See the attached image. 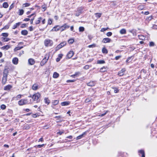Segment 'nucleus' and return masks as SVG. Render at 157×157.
Listing matches in <instances>:
<instances>
[{
    "label": "nucleus",
    "mask_w": 157,
    "mask_h": 157,
    "mask_svg": "<svg viewBox=\"0 0 157 157\" xmlns=\"http://www.w3.org/2000/svg\"><path fill=\"white\" fill-rule=\"evenodd\" d=\"M8 70L6 68L4 69L2 80V83L3 84H5L7 81V76L8 75Z\"/></svg>",
    "instance_id": "1"
},
{
    "label": "nucleus",
    "mask_w": 157,
    "mask_h": 157,
    "mask_svg": "<svg viewBox=\"0 0 157 157\" xmlns=\"http://www.w3.org/2000/svg\"><path fill=\"white\" fill-rule=\"evenodd\" d=\"M40 97V94L39 93H36L32 96V98L33 101H36V103H38L40 101L39 99Z\"/></svg>",
    "instance_id": "2"
},
{
    "label": "nucleus",
    "mask_w": 157,
    "mask_h": 157,
    "mask_svg": "<svg viewBox=\"0 0 157 157\" xmlns=\"http://www.w3.org/2000/svg\"><path fill=\"white\" fill-rule=\"evenodd\" d=\"M44 44L46 47L51 46L53 44V42L52 40L47 39L44 41Z\"/></svg>",
    "instance_id": "3"
},
{
    "label": "nucleus",
    "mask_w": 157,
    "mask_h": 157,
    "mask_svg": "<svg viewBox=\"0 0 157 157\" xmlns=\"http://www.w3.org/2000/svg\"><path fill=\"white\" fill-rule=\"evenodd\" d=\"M29 103V101L27 99H21L18 102V104L20 105H22Z\"/></svg>",
    "instance_id": "4"
},
{
    "label": "nucleus",
    "mask_w": 157,
    "mask_h": 157,
    "mask_svg": "<svg viewBox=\"0 0 157 157\" xmlns=\"http://www.w3.org/2000/svg\"><path fill=\"white\" fill-rule=\"evenodd\" d=\"M49 56L48 55H46L45 56L44 58L42 60L40 63V64L41 66H44V64L47 62L48 61V58Z\"/></svg>",
    "instance_id": "5"
},
{
    "label": "nucleus",
    "mask_w": 157,
    "mask_h": 157,
    "mask_svg": "<svg viewBox=\"0 0 157 157\" xmlns=\"http://www.w3.org/2000/svg\"><path fill=\"white\" fill-rule=\"evenodd\" d=\"M70 26L67 24H65L63 25L60 26L61 31H63L69 28Z\"/></svg>",
    "instance_id": "6"
},
{
    "label": "nucleus",
    "mask_w": 157,
    "mask_h": 157,
    "mask_svg": "<svg viewBox=\"0 0 157 157\" xmlns=\"http://www.w3.org/2000/svg\"><path fill=\"white\" fill-rule=\"evenodd\" d=\"M66 44L67 43L65 41H63V42H61L60 44L57 45L56 48V49L59 50L60 49L63 47L65 46L66 45Z\"/></svg>",
    "instance_id": "7"
},
{
    "label": "nucleus",
    "mask_w": 157,
    "mask_h": 157,
    "mask_svg": "<svg viewBox=\"0 0 157 157\" xmlns=\"http://www.w3.org/2000/svg\"><path fill=\"white\" fill-rule=\"evenodd\" d=\"M82 10L83 9L81 7L78 8L75 13V15L77 17L81 13Z\"/></svg>",
    "instance_id": "8"
},
{
    "label": "nucleus",
    "mask_w": 157,
    "mask_h": 157,
    "mask_svg": "<svg viewBox=\"0 0 157 157\" xmlns=\"http://www.w3.org/2000/svg\"><path fill=\"white\" fill-rule=\"evenodd\" d=\"M59 30H60V26L57 25L54 27L53 29L51 30V31H57Z\"/></svg>",
    "instance_id": "9"
},
{
    "label": "nucleus",
    "mask_w": 157,
    "mask_h": 157,
    "mask_svg": "<svg viewBox=\"0 0 157 157\" xmlns=\"http://www.w3.org/2000/svg\"><path fill=\"white\" fill-rule=\"evenodd\" d=\"M74 54V52L73 51H70L67 54V57L68 59H70L72 57Z\"/></svg>",
    "instance_id": "10"
},
{
    "label": "nucleus",
    "mask_w": 157,
    "mask_h": 157,
    "mask_svg": "<svg viewBox=\"0 0 157 157\" xmlns=\"http://www.w3.org/2000/svg\"><path fill=\"white\" fill-rule=\"evenodd\" d=\"M111 41V40L109 38H104L102 40V42L104 43H110Z\"/></svg>",
    "instance_id": "11"
},
{
    "label": "nucleus",
    "mask_w": 157,
    "mask_h": 157,
    "mask_svg": "<svg viewBox=\"0 0 157 157\" xmlns=\"http://www.w3.org/2000/svg\"><path fill=\"white\" fill-rule=\"evenodd\" d=\"M138 154L139 155H142L141 157H145V153L144 150H141L138 151Z\"/></svg>",
    "instance_id": "12"
},
{
    "label": "nucleus",
    "mask_w": 157,
    "mask_h": 157,
    "mask_svg": "<svg viewBox=\"0 0 157 157\" xmlns=\"http://www.w3.org/2000/svg\"><path fill=\"white\" fill-rule=\"evenodd\" d=\"M125 71V68L122 69L121 71L118 72V75L119 76H122L124 74V72Z\"/></svg>",
    "instance_id": "13"
},
{
    "label": "nucleus",
    "mask_w": 157,
    "mask_h": 157,
    "mask_svg": "<svg viewBox=\"0 0 157 157\" xmlns=\"http://www.w3.org/2000/svg\"><path fill=\"white\" fill-rule=\"evenodd\" d=\"M28 63L30 65H33L35 63V61L33 59L30 58L28 60Z\"/></svg>",
    "instance_id": "14"
},
{
    "label": "nucleus",
    "mask_w": 157,
    "mask_h": 157,
    "mask_svg": "<svg viewBox=\"0 0 157 157\" xmlns=\"http://www.w3.org/2000/svg\"><path fill=\"white\" fill-rule=\"evenodd\" d=\"M86 132H83L82 134L77 137L76 138V140H79V139H81L83 137V136H84L85 135H86Z\"/></svg>",
    "instance_id": "15"
},
{
    "label": "nucleus",
    "mask_w": 157,
    "mask_h": 157,
    "mask_svg": "<svg viewBox=\"0 0 157 157\" xmlns=\"http://www.w3.org/2000/svg\"><path fill=\"white\" fill-rule=\"evenodd\" d=\"M18 59L17 58H14L12 60V62L14 64L17 65L18 63Z\"/></svg>",
    "instance_id": "16"
},
{
    "label": "nucleus",
    "mask_w": 157,
    "mask_h": 157,
    "mask_svg": "<svg viewBox=\"0 0 157 157\" xmlns=\"http://www.w3.org/2000/svg\"><path fill=\"white\" fill-rule=\"evenodd\" d=\"M10 48V45H6L2 47L1 48L2 49L6 51L8 50Z\"/></svg>",
    "instance_id": "17"
},
{
    "label": "nucleus",
    "mask_w": 157,
    "mask_h": 157,
    "mask_svg": "<svg viewBox=\"0 0 157 157\" xmlns=\"http://www.w3.org/2000/svg\"><path fill=\"white\" fill-rule=\"evenodd\" d=\"M12 87V86L10 85L6 86L4 88V90H9Z\"/></svg>",
    "instance_id": "18"
},
{
    "label": "nucleus",
    "mask_w": 157,
    "mask_h": 157,
    "mask_svg": "<svg viewBox=\"0 0 157 157\" xmlns=\"http://www.w3.org/2000/svg\"><path fill=\"white\" fill-rule=\"evenodd\" d=\"M96 83L94 81H91L89 82H88L87 83V85L89 86H94Z\"/></svg>",
    "instance_id": "19"
},
{
    "label": "nucleus",
    "mask_w": 157,
    "mask_h": 157,
    "mask_svg": "<svg viewBox=\"0 0 157 157\" xmlns=\"http://www.w3.org/2000/svg\"><path fill=\"white\" fill-rule=\"evenodd\" d=\"M129 32L132 33L134 36H135L136 35V30L135 29H132L131 30H129Z\"/></svg>",
    "instance_id": "20"
},
{
    "label": "nucleus",
    "mask_w": 157,
    "mask_h": 157,
    "mask_svg": "<svg viewBox=\"0 0 157 157\" xmlns=\"http://www.w3.org/2000/svg\"><path fill=\"white\" fill-rule=\"evenodd\" d=\"M70 103V102L69 101H64L61 102V104L62 106H67L69 105Z\"/></svg>",
    "instance_id": "21"
},
{
    "label": "nucleus",
    "mask_w": 157,
    "mask_h": 157,
    "mask_svg": "<svg viewBox=\"0 0 157 157\" xmlns=\"http://www.w3.org/2000/svg\"><path fill=\"white\" fill-rule=\"evenodd\" d=\"M44 102L46 104H47V105L49 104L50 103V101L49 100L48 98H45L44 99Z\"/></svg>",
    "instance_id": "22"
},
{
    "label": "nucleus",
    "mask_w": 157,
    "mask_h": 157,
    "mask_svg": "<svg viewBox=\"0 0 157 157\" xmlns=\"http://www.w3.org/2000/svg\"><path fill=\"white\" fill-rule=\"evenodd\" d=\"M120 33L121 34H125L126 33V30L124 29H122L120 30Z\"/></svg>",
    "instance_id": "23"
},
{
    "label": "nucleus",
    "mask_w": 157,
    "mask_h": 157,
    "mask_svg": "<svg viewBox=\"0 0 157 157\" xmlns=\"http://www.w3.org/2000/svg\"><path fill=\"white\" fill-rule=\"evenodd\" d=\"M21 94L18 95L16 97L13 98V99L16 100H19L21 97Z\"/></svg>",
    "instance_id": "24"
},
{
    "label": "nucleus",
    "mask_w": 157,
    "mask_h": 157,
    "mask_svg": "<svg viewBox=\"0 0 157 157\" xmlns=\"http://www.w3.org/2000/svg\"><path fill=\"white\" fill-rule=\"evenodd\" d=\"M2 40L4 42H6L10 40V39L7 38L2 37Z\"/></svg>",
    "instance_id": "25"
},
{
    "label": "nucleus",
    "mask_w": 157,
    "mask_h": 157,
    "mask_svg": "<svg viewBox=\"0 0 157 157\" xmlns=\"http://www.w3.org/2000/svg\"><path fill=\"white\" fill-rule=\"evenodd\" d=\"M28 33V31L26 30H23L21 32V34L24 35H26Z\"/></svg>",
    "instance_id": "26"
},
{
    "label": "nucleus",
    "mask_w": 157,
    "mask_h": 157,
    "mask_svg": "<svg viewBox=\"0 0 157 157\" xmlns=\"http://www.w3.org/2000/svg\"><path fill=\"white\" fill-rule=\"evenodd\" d=\"M106 67H103L101 68L100 69V71L101 72H104L106 71Z\"/></svg>",
    "instance_id": "27"
},
{
    "label": "nucleus",
    "mask_w": 157,
    "mask_h": 157,
    "mask_svg": "<svg viewBox=\"0 0 157 157\" xmlns=\"http://www.w3.org/2000/svg\"><path fill=\"white\" fill-rule=\"evenodd\" d=\"M102 52L103 53L107 54L108 53L107 50L105 47L102 48Z\"/></svg>",
    "instance_id": "28"
},
{
    "label": "nucleus",
    "mask_w": 157,
    "mask_h": 157,
    "mask_svg": "<svg viewBox=\"0 0 157 157\" xmlns=\"http://www.w3.org/2000/svg\"><path fill=\"white\" fill-rule=\"evenodd\" d=\"M42 20V18L41 17H39L38 18V19L36 20L35 21V23L36 24H38L40 23V21Z\"/></svg>",
    "instance_id": "29"
},
{
    "label": "nucleus",
    "mask_w": 157,
    "mask_h": 157,
    "mask_svg": "<svg viewBox=\"0 0 157 157\" xmlns=\"http://www.w3.org/2000/svg\"><path fill=\"white\" fill-rule=\"evenodd\" d=\"M38 89V86L36 84H34L32 86V89L34 90H37Z\"/></svg>",
    "instance_id": "30"
},
{
    "label": "nucleus",
    "mask_w": 157,
    "mask_h": 157,
    "mask_svg": "<svg viewBox=\"0 0 157 157\" xmlns=\"http://www.w3.org/2000/svg\"><path fill=\"white\" fill-rule=\"evenodd\" d=\"M139 38L140 39L144 40H145V37L143 35H140L139 36Z\"/></svg>",
    "instance_id": "31"
},
{
    "label": "nucleus",
    "mask_w": 157,
    "mask_h": 157,
    "mask_svg": "<svg viewBox=\"0 0 157 157\" xmlns=\"http://www.w3.org/2000/svg\"><path fill=\"white\" fill-rule=\"evenodd\" d=\"M59 76V74L56 72H55L53 75V77L54 78H56Z\"/></svg>",
    "instance_id": "32"
},
{
    "label": "nucleus",
    "mask_w": 157,
    "mask_h": 157,
    "mask_svg": "<svg viewBox=\"0 0 157 157\" xmlns=\"http://www.w3.org/2000/svg\"><path fill=\"white\" fill-rule=\"evenodd\" d=\"M96 17L97 18H99L101 16V14L100 13H95Z\"/></svg>",
    "instance_id": "33"
},
{
    "label": "nucleus",
    "mask_w": 157,
    "mask_h": 157,
    "mask_svg": "<svg viewBox=\"0 0 157 157\" xmlns=\"http://www.w3.org/2000/svg\"><path fill=\"white\" fill-rule=\"evenodd\" d=\"M3 6L4 8H6L8 7V3L6 2H5L3 4Z\"/></svg>",
    "instance_id": "34"
},
{
    "label": "nucleus",
    "mask_w": 157,
    "mask_h": 157,
    "mask_svg": "<svg viewBox=\"0 0 157 157\" xmlns=\"http://www.w3.org/2000/svg\"><path fill=\"white\" fill-rule=\"evenodd\" d=\"M97 63L99 64H102L105 63V61L103 60H98L97 62Z\"/></svg>",
    "instance_id": "35"
},
{
    "label": "nucleus",
    "mask_w": 157,
    "mask_h": 157,
    "mask_svg": "<svg viewBox=\"0 0 157 157\" xmlns=\"http://www.w3.org/2000/svg\"><path fill=\"white\" fill-rule=\"evenodd\" d=\"M23 48V47H16L14 49V51H17V50H19L21 49V48Z\"/></svg>",
    "instance_id": "36"
},
{
    "label": "nucleus",
    "mask_w": 157,
    "mask_h": 157,
    "mask_svg": "<svg viewBox=\"0 0 157 157\" xmlns=\"http://www.w3.org/2000/svg\"><path fill=\"white\" fill-rule=\"evenodd\" d=\"M59 103V101L58 100H55L54 101L52 102V103L54 105H57Z\"/></svg>",
    "instance_id": "37"
},
{
    "label": "nucleus",
    "mask_w": 157,
    "mask_h": 157,
    "mask_svg": "<svg viewBox=\"0 0 157 157\" xmlns=\"http://www.w3.org/2000/svg\"><path fill=\"white\" fill-rule=\"evenodd\" d=\"M9 28V26L8 25H6L4 26L2 29H0V31L5 29H8Z\"/></svg>",
    "instance_id": "38"
},
{
    "label": "nucleus",
    "mask_w": 157,
    "mask_h": 157,
    "mask_svg": "<svg viewBox=\"0 0 157 157\" xmlns=\"http://www.w3.org/2000/svg\"><path fill=\"white\" fill-rule=\"evenodd\" d=\"M74 40L73 39H71L68 40V43L70 44H72L74 42Z\"/></svg>",
    "instance_id": "39"
},
{
    "label": "nucleus",
    "mask_w": 157,
    "mask_h": 157,
    "mask_svg": "<svg viewBox=\"0 0 157 157\" xmlns=\"http://www.w3.org/2000/svg\"><path fill=\"white\" fill-rule=\"evenodd\" d=\"M19 15H22L24 13V11L22 9H20L19 10Z\"/></svg>",
    "instance_id": "40"
},
{
    "label": "nucleus",
    "mask_w": 157,
    "mask_h": 157,
    "mask_svg": "<svg viewBox=\"0 0 157 157\" xmlns=\"http://www.w3.org/2000/svg\"><path fill=\"white\" fill-rule=\"evenodd\" d=\"M44 146V144H42V145H36L34 146L35 147H36L37 148H41Z\"/></svg>",
    "instance_id": "41"
},
{
    "label": "nucleus",
    "mask_w": 157,
    "mask_h": 157,
    "mask_svg": "<svg viewBox=\"0 0 157 157\" xmlns=\"http://www.w3.org/2000/svg\"><path fill=\"white\" fill-rule=\"evenodd\" d=\"M79 32H82L84 30V28L83 27H79Z\"/></svg>",
    "instance_id": "42"
},
{
    "label": "nucleus",
    "mask_w": 157,
    "mask_h": 157,
    "mask_svg": "<svg viewBox=\"0 0 157 157\" xmlns=\"http://www.w3.org/2000/svg\"><path fill=\"white\" fill-rule=\"evenodd\" d=\"M2 36H3L6 37H7L8 36V33H2Z\"/></svg>",
    "instance_id": "43"
},
{
    "label": "nucleus",
    "mask_w": 157,
    "mask_h": 157,
    "mask_svg": "<svg viewBox=\"0 0 157 157\" xmlns=\"http://www.w3.org/2000/svg\"><path fill=\"white\" fill-rule=\"evenodd\" d=\"M0 108L2 109H5L6 108V106L4 104H2L1 105Z\"/></svg>",
    "instance_id": "44"
},
{
    "label": "nucleus",
    "mask_w": 157,
    "mask_h": 157,
    "mask_svg": "<svg viewBox=\"0 0 157 157\" xmlns=\"http://www.w3.org/2000/svg\"><path fill=\"white\" fill-rule=\"evenodd\" d=\"M155 45L154 43L153 42H151L149 43V46L150 47L154 46Z\"/></svg>",
    "instance_id": "45"
},
{
    "label": "nucleus",
    "mask_w": 157,
    "mask_h": 157,
    "mask_svg": "<svg viewBox=\"0 0 157 157\" xmlns=\"http://www.w3.org/2000/svg\"><path fill=\"white\" fill-rule=\"evenodd\" d=\"M114 89V92L115 93H118L119 91V90L118 89L116 88H113Z\"/></svg>",
    "instance_id": "46"
},
{
    "label": "nucleus",
    "mask_w": 157,
    "mask_h": 157,
    "mask_svg": "<svg viewBox=\"0 0 157 157\" xmlns=\"http://www.w3.org/2000/svg\"><path fill=\"white\" fill-rule=\"evenodd\" d=\"M108 29H109V28H102L101 29V31L102 32H104L106 30H107Z\"/></svg>",
    "instance_id": "47"
},
{
    "label": "nucleus",
    "mask_w": 157,
    "mask_h": 157,
    "mask_svg": "<svg viewBox=\"0 0 157 157\" xmlns=\"http://www.w3.org/2000/svg\"><path fill=\"white\" fill-rule=\"evenodd\" d=\"M90 66L89 65H85L83 69L85 70H87L89 69Z\"/></svg>",
    "instance_id": "48"
},
{
    "label": "nucleus",
    "mask_w": 157,
    "mask_h": 157,
    "mask_svg": "<svg viewBox=\"0 0 157 157\" xmlns=\"http://www.w3.org/2000/svg\"><path fill=\"white\" fill-rule=\"evenodd\" d=\"M112 33L110 32H108L106 33V35L108 36H110L112 35Z\"/></svg>",
    "instance_id": "49"
},
{
    "label": "nucleus",
    "mask_w": 157,
    "mask_h": 157,
    "mask_svg": "<svg viewBox=\"0 0 157 157\" xmlns=\"http://www.w3.org/2000/svg\"><path fill=\"white\" fill-rule=\"evenodd\" d=\"M91 101V99L89 98H87L86 99L85 102L86 103L90 102Z\"/></svg>",
    "instance_id": "50"
},
{
    "label": "nucleus",
    "mask_w": 157,
    "mask_h": 157,
    "mask_svg": "<svg viewBox=\"0 0 157 157\" xmlns=\"http://www.w3.org/2000/svg\"><path fill=\"white\" fill-rule=\"evenodd\" d=\"M96 45L95 44H93L91 45H89L88 46V47L89 48H94L95 47Z\"/></svg>",
    "instance_id": "51"
},
{
    "label": "nucleus",
    "mask_w": 157,
    "mask_h": 157,
    "mask_svg": "<svg viewBox=\"0 0 157 157\" xmlns=\"http://www.w3.org/2000/svg\"><path fill=\"white\" fill-rule=\"evenodd\" d=\"M75 80H68L67 81V83L68 82H74Z\"/></svg>",
    "instance_id": "52"
},
{
    "label": "nucleus",
    "mask_w": 157,
    "mask_h": 157,
    "mask_svg": "<svg viewBox=\"0 0 157 157\" xmlns=\"http://www.w3.org/2000/svg\"><path fill=\"white\" fill-rule=\"evenodd\" d=\"M52 21L51 19H49L48 20V25H50L52 23Z\"/></svg>",
    "instance_id": "53"
},
{
    "label": "nucleus",
    "mask_w": 157,
    "mask_h": 157,
    "mask_svg": "<svg viewBox=\"0 0 157 157\" xmlns=\"http://www.w3.org/2000/svg\"><path fill=\"white\" fill-rule=\"evenodd\" d=\"M42 9H44V10L43 11H44L46 9V6H45V5H43L42 6Z\"/></svg>",
    "instance_id": "54"
},
{
    "label": "nucleus",
    "mask_w": 157,
    "mask_h": 157,
    "mask_svg": "<svg viewBox=\"0 0 157 157\" xmlns=\"http://www.w3.org/2000/svg\"><path fill=\"white\" fill-rule=\"evenodd\" d=\"M121 56H116L115 58V59L116 60H118L119 59H120V58H121Z\"/></svg>",
    "instance_id": "55"
},
{
    "label": "nucleus",
    "mask_w": 157,
    "mask_h": 157,
    "mask_svg": "<svg viewBox=\"0 0 157 157\" xmlns=\"http://www.w3.org/2000/svg\"><path fill=\"white\" fill-rule=\"evenodd\" d=\"M152 28L154 29H157V25H153Z\"/></svg>",
    "instance_id": "56"
},
{
    "label": "nucleus",
    "mask_w": 157,
    "mask_h": 157,
    "mask_svg": "<svg viewBox=\"0 0 157 157\" xmlns=\"http://www.w3.org/2000/svg\"><path fill=\"white\" fill-rule=\"evenodd\" d=\"M24 5H25V7H28V6H29L30 5V4H29V3H25V4H24Z\"/></svg>",
    "instance_id": "57"
},
{
    "label": "nucleus",
    "mask_w": 157,
    "mask_h": 157,
    "mask_svg": "<svg viewBox=\"0 0 157 157\" xmlns=\"http://www.w3.org/2000/svg\"><path fill=\"white\" fill-rule=\"evenodd\" d=\"M132 58V57H129L128 59H127L126 61V62L127 63H129V61Z\"/></svg>",
    "instance_id": "58"
},
{
    "label": "nucleus",
    "mask_w": 157,
    "mask_h": 157,
    "mask_svg": "<svg viewBox=\"0 0 157 157\" xmlns=\"http://www.w3.org/2000/svg\"><path fill=\"white\" fill-rule=\"evenodd\" d=\"M107 112L106 111L105 113L101 114L100 115H99V116H100V117H103V116H104L106 114Z\"/></svg>",
    "instance_id": "59"
},
{
    "label": "nucleus",
    "mask_w": 157,
    "mask_h": 157,
    "mask_svg": "<svg viewBox=\"0 0 157 157\" xmlns=\"http://www.w3.org/2000/svg\"><path fill=\"white\" fill-rule=\"evenodd\" d=\"M63 56V55L62 54H59L58 55V57H59V58H60V59H61V58H62V56Z\"/></svg>",
    "instance_id": "60"
},
{
    "label": "nucleus",
    "mask_w": 157,
    "mask_h": 157,
    "mask_svg": "<svg viewBox=\"0 0 157 157\" xmlns=\"http://www.w3.org/2000/svg\"><path fill=\"white\" fill-rule=\"evenodd\" d=\"M30 20V19L29 18H26L23 21H27Z\"/></svg>",
    "instance_id": "61"
},
{
    "label": "nucleus",
    "mask_w": 157,
    "mask_h": 157,
    "mask_svg": "<svg viewBox=\"0 0 157 157\" xmlns=\"http://www.w3.org/2000/svg\"><path fill=\"white\" fill-rule=\"evenodd\" d=\"M67 138L69 139H72V136H69L66 137Z\"/></svg>",
    "instance_id": "62"
},
{
    "label": "nucleus",
    "mask_w": 157,
    "mask_h": 157,
    "mask_svg": "<svg viewBox=\"0 0 157 157\" xmlns=\"http://www.w3.org/2000/svg\"><path fill=\"white\" fill-rule=\"evenodd\" d=\"M17 25L15 24H14L13 26V29H16V28H17Z\"/></svg>",
    "instance_id": "63"
},
{
    "label": "nucleus",
    "mask_w": 157,
    "mask_h": 157,
    "mask_svg": "<svg viewBox=\"0 0 157 157\" xmlns=\"http://www.w3.org/2000/svg\"><path fill=\"white\" fill-rule=\"evenodd\" d=\"M79 74H80V72H76L74 74H75V76H76L77 75H79Z\"/></svg>",
    "instance_id": "64"
}]
</instances>
